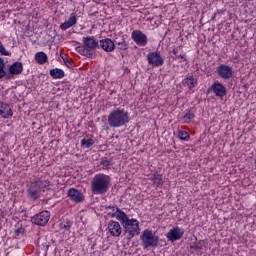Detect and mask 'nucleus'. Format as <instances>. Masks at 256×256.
<instances>
[{"label": "nucleus", "mask_w": 256, "mask_h": 256, "mask_svg": "<svg viewBox=\"0 0 256 256\" xmlns=\"http://www.w3.org/2000/svg\"><path fill=\"white\" fill-rule=\"evenodd\" d=\"M109 187H111V177L107 174H96L91 181V191L94 195H105Z\"/></svg>", "instance_id": "nucleus-1"}, {"label": "nucleus", "mask_w": 256, "mask_h": 256, "mask_svg": "<svg viewBox=\"0 0 256 256\" xmlns=\"http://www.w3.org/2000/svg\"><path fill=\"white\" fill-rule=\"evenodd\" d=\"M107 121L113 129L124 127L130 121L129 112L124 108H116L109 113Z\"/></svg>", "instance_id": "nucleus-2"}, {"label": "nucleus", "mask_w": 256, "mask_h": 256, "mask_svg": "<svg viewBox=\"0 0 256 256\" xmlns=\"http://www.w3.org/2000/svg\"><path fill=\"white\" fill-rule=\"evenodd\" d=\"M119 219V222L124 229V233L127 235L128 241H131L133 237L141 233V228H139V222L137 219H130L127 214H122Z\"/></svg>", "instance_id": "nucleus-3"}, {"label": "nucleus", "mask_w": 256, "mask_h": 256, "mask_svg": "<svg viewBox=\"0 0 256 256\" xmlns=\"http://www.w3.org/2000/svg\"><path fill=\"white\" fill-rule=\"evenodd\" d=\"M140 241L143 249L157 247L159 245V236L153 230L145 229L140 235Z\"/></svg>", "instance_id": "nucleus-4"}, {"label": "nucleus", "mask_w": 256, "mask_h": 256, "mask_svg": "<svg viewBox=\"0 0 256 256\" xmlns=\"http://www.w3.org/2000/svg\"><path fill=\"white\" fill-rule=\"evenodd\" d=\"M146 59L152 67H162L165 64V58H163L159 50L149 52Z\"/></svg>", "instance_id": "nucleus-5"}, {"label": "nucleus", "mask_w": 256, "mask_h": 256, "mask_svg": "<svg viewBox=\"0 0 256 256\" xmlns=\"http://www.w3.org/2000/svg\"><path fill=\"white\" fill-rule=\"evenodd\" d=\"M49 219H51V212L44 210L36 215H34L31 219L32 223L38 225L39 227H45L47 223H49Z\"/></svg>", "instance_id": "nucleus-6"}, {"label": "nucleus", "mask_w": 256, "mask_h": 256, "mask_svg": "<svg viewBox=\"0 0 256 256\" xmlns=\"http://www.w3.org/2000/svg\"><path fill=\"white\" fill-rule=\"evenodd\" d=\"M216 73L220 77V79H224L225 81H229L233 79V67L227 64H220L216 68Z\"/></svg>", "instance_id": "nucleus-7"}, {"label": "nucleus", "mask_w": 256, "mask_h": 256, "mask_svg": "<svg viewBox=\"0 0 256 256\" xmlns=\"http://www.w3.org/2000/svg\"><path fill=\"white\" fill-rule=\"evenodd\" d=\"M183 235H185V230L179 226H175L166 234V239L171 241V243H175V241L183 239Z\"/></svg>", "instance_id": "nucleus-8"}, {"label": "nucleus", "mask_w": 256, "mask_h": 256, "mask_svg": "<svg viewBox=\"0 0 256 256\" xmlns=\"http://www.w3.org/2000/svg\"><path fill=\"white\" fill-rule=\"evenodd\" d=\"M209 91H212L215 97H218L219 99H223V97L227 95V87L219 81H215L209 88Z\"/></svg>", "instance_id": "nucleus-9"}, {"label": "nucleus", "mask_w": 256, "mask_h": 256, "mask_svg": "<svg viewBox=\"0 0 256 256\" xmlns=\"http://www.w3.org/2000/svg\"><path fill=\"white\" fill-rule=\"evenodd\" d=\"M67 197H69L70 201L73 203H83L85 201V195H83V192L76 188H70L67 191Z\"/></svg>", "instance_id": "nucleus-10"}, {"label": "nucleus", "mask_w": 256, "mask_h": 256, "mask_svg": "<svg viewBox=\"0 0 256 256\" xmlns=\"http://www.w3.org/2000/svg\"><path fill=\"white\" fill-rule=\"evenodd\" d=\"M131 37L134 43L139 45V47H145V45H147V35H145V33H143L141 30H133Z\"/></svg>", "instance_id": "nucleus-11"}, {"label": "nucleus", "mask_w": 256, "mask_h": 256, "mask_svg": "<svg viewBox=\"0 0 256 256\" xmlns=\"http://www.w3.org/2000/svg\"><path fill=\"white\" fill-rule=\"evenodd\" d=\"M84 47H87L90 53H93L95 49H99V41L95 39V36H86L82 38Z\"/></svg>", "instance_id": "nucleus-12"}, {"label": "nucleus", "mask_w": 256, "mask_h": 256, "mask_svg": "<svg viewBox=\"0 0 256 256\" xmlns=\"http://www.w3.org/2000/svg\"><path fill=\"white\" fill-rule=\"evenodd\" d=\"M108 233H110L112 237H120L121 233H123L121 224H119L117 221L110 220L108 222Z\"/></svg>", "instance_id": "nucleus-13"}, {"label": "nucleus", "mask_w": 256, "mask_h": 256, "mask_svg": "<svg viewBox=\"0 0 256 256\" xmlns=\"http://www.w3.org/2000/svg\"><path fill=\"white\" fill-rule=\"evenodd\" d=\"M99 47H101V49L103 51H105V53H113V51H115V42L113 40H111V38H104L102 40H100L98 42Z\"/></svg>", "instance_id": "nucleus-14"}, {"label": "nucleus", "mask_w": 256, "mask_h": 256, "mask_svg": "<svg viewBox=\"0 0 256 256\" xmlns=\"http://www.w3.org/2000/svg\"><path fill=\"white\" fill-rule=\"evenodd\" d=\"M27 193H28V197L30 199H33L34 201H37V199L41 197V189L37 186V184H35L34 181L30 183Z\"/></svg>", "instance_id": "nucleus-15"}, {"label": "nucleus", "mask_w": 256, "mask_h": 256, "mask_svg": "<svg viewBox=\"0 0 256 256\" xmlns=\"http://www.w3.org/2000/svg\"><path fill=\"white\" fill-rule=\"evenodd\" d=\"M23 73V63L21 62H14L9 67V73H6L12 79L15 75H21Z\"/></svg>", "instance_id": "nucleus-16"}, {"label": "nucleus", "mask_w": 256, "mask_h": 256, "mask_svg": "<svg viewBox=\"0 0 256 256\" xmlns=\"http://www.w3.org/2000/svg\"><path fill=\"white\" fill-rule=\"evenodd\" d=\"M77 25V15L75 13H71L68 20L60 25V29L62 31H67V29H71V27Z\"/></svg>", "instance_id": "nucleus-17"}, {"label": "nucleus", "mask_w": 256, "mask_h": 256, "mask_svg": "<svg viewBox=\"0 0 256 256\" xmlns=\"http://www.w3.org/2000/svg\"><path fill=\"white\" fill-rule=\"evenodd\" d=\"M0 116L3 119H11V117H13V109H11V106L9 104H0Z\"/></svg>", "instance_id": "nucleus-18"}, {"label": "nucleus", "mask_w": 256, "mask_h": 256, "mask_svg": "<svg viewBox=\"0 0 256 256\" xmlns=\"http://www.w3.org/2000/svg\"><path fill=\"white\" fill-rule=\"evenodd\" d=\"M107 209H110L112 213H109L110 217L112 219H117V221H121L119 217H123V215H126L121 208H119L117 205L108 206Z\"/></svg>", "instance_id": "nucleus-19"}, {"label": "nucleus", "mask_w": 256, "mask_h": 256, "mask_svg": "<svg viewBox=\"0 0 256 256\" xmlns=\"http://www.w3.org/2000/svg\"><path fill=\"white\" fill-rule=\"evenodd\" d=\"M34 59H35L36 63H38V65H45V63H47L49 61V57L43 51L37 52L35 54Z\"/></svg>", "instance_id": "nucleus-20"}, {"label": "nucleus", "mask_w": 256, "mask_h": 256, "mask_svg": "<svg viewBox=\"0 0 256 256\" xmlns=\"http://www.w3.org/2000/svg\"><path fill=\"white\" fill-rule=\"evenodd\" d=\"M95 145V140L93 139V136L86 135L82 140H81V146L84 149H89L90 147H93Z\"/></svg>", "instance_id": "nucleus-21"}, {"label": "nucleus", "mask_w": 256, "mask_h": 256, "mask_svg": "<svg viewBox=\"0 0 256 256\" xmlns=\"http://www.w3.org/2000/svg\"><path fill=\"white\" fill-rule=\"evenodd\" d=\"M183 83L186 87H188V89H194V87H197V79H195V77L192 75H187Z\"/></svg>", "instance_id": "nucleus-22"}, {"label": "nucleus", "mask_w": 256, "mask_h": 256, "mask_svg": "<svg viewBox=\"0 0 256 256\" xmlns=\"http://www.w3.org/2000/svg\"><path fill=\"white\" fill-rule=\"evenodd\" d=\"M49 75L52 79H63V77H65V71H63V69L54 68L49 71Z\"/></svg>", "instance_id": "nucleus-23"}, {"label": "nucleus", "mask_w": 256, "mask_h": 256, "mask_svg": "<svg viewBox=\"0 0 256 256\" xmlns=\"http://www.w3.org/2000/svg\"><path fill=\"white\" fill-rule=\"evenodd\" d=\"M193 119H195V112H193V110H191V109H186L184 111L182 121H184V123L188 124L191 121H193Z\"/></svg>", "instance_id": "nucleus-24"}, {"label": "nucleus", "mask_w": 256, "mask_h": 256, "mask_svg": "<svg viewBox=\"0 0 256 256\" xmlns=\"http://www.w3.org/2000/svg\"><path fill=\"white\" fill-rule=\"evenodd\" d=\"M34 184H36L40 191L42 189H49L51 182H49V180L43 179V178H38L37 180L33 181Z\"/></svg>", "instance_id": "nucleus-25"}, {"label": "nucleus", "mask_w": 256, "mask_h": 256, "mask_svg": "<svg viewBox=\"0 0 256 256\" xmlns=\"http://www.w3.org/2000/svg\"><path fill=\"white\" fill-rule=\"evenodd\" d=\"M77 53H79L80 55H83L84 57H88V58H93L94 53H91V51L85 47V45L83 44V46H78L76 48Z\"/></svg>", "instance_id": "nucleus-26"}, {"label": "nucleus", "mask_w": 256, "mask_h": 256, "mask_svg": "<svg viewBox=\"0 0 256 256\" xmlns=\"http://www.w3.org/2000/svg\"><path fill=\"white\" fill-rule=\"evenodd\" d=\"M118 51H127L129 49V42L125 40V36L122 37L121 41L115 43Z\"/></svg>", "instance_id": "nucleus-27"}, {"label": "nucleus", "mask_w": 256, "mask_h": 256, "mask_svg": "<svg viewBox=\"0 0 256 256\" xmlns=\"http://www.w3.org/2000/svg\"><path fill=\"white\" fill-rule=\"evenodd\" d=\"M7 63H5V59L0 57V79H3V77H6V79H11V76L7 75V72L5 71V66Z\"/></svg>", "instance_id": "nucleus-28"}, {"label": "nucleus", "mask_w": 256, "mask_h": 256, "mask_svg": "<svg viewBox=\"0 0 256 256\" xmlns=\"http://www.w3.org/2000/svg\"><path fill=\"white\" fill-rule=\"evenodd\" d=\"M100 165L102 166V169L107 171L108 169H111V167H113V162L111 161V159L107 157H102L100 161Z\"/></svg>", "instance_id": "nucleus-29"}, {"label": "nucleus", "mask_w": 256, "mask_h": 256, "mask_svg": "<svg viewBox=\"0 0 256 256\" xmlns=\"http://www.w3.org/2000/svg\"><path fill=\"white\" fill-rule=\"evenodd\" d=\"M151 181L156 185V187H160V185H163V176L156 172L152 175Z\"/></svg>", "instance_id": "nucleus-30"}, {"label": "nucleus", "mask_w": 256, "mask_h": 256, "mask_svg": "<svg viewBox=\"0 0 256 256\" xmlns=\"http://www.w3.org/2000/svg\"><path fill=\"white\" fill-rule=\"evenodd\" d=\"M72 225H73V222H71V220L69 219H66L60 223V229H64V231H70Z\"/></svg>", "instance_id": "nucleus-31"}, {"label": "nucleus", "mask_w": 256, "mask_h": 256, "mask_svg": "<svg viewBox=\"0 0 256 256\" xmlns=\"http://www.w3.org/2000/svg\"><path fill=\"white\" fill-rule=\"evenodd\" d=\"M178 137H179L182 141H189V139H191V135H189V132L183 131V130H180V131L178 132Z\"/></svg>", "instance_id": "nucleus-32"}, {"label": "nucleus", "mask_w": 256, "mask_h": 256, "mask_svg": "<svg viewBox=\"0 0 256 256\" xmlns=\"http://www.w3.org/2000/svg\"><path fill=\"white\" fill-rule=\"evenodd\" d=\"M0 55H4L6 57H11V52H9L7 49H5V46H3V43L0 44Z\"/></svg>", "instance_id": "nucleus-33"}, {"label": "nucleus", "mask_w": 256, "mask_h": 256, "mask_svg": "<svg viewBox=\"0 0 256 256\" xmlns=\"http://www.w3.org/2000/svg\"><path fill=\"white\" fill-rule=\"evenodd\" d=\"M192 249H194V251L200 252V250H201V245H199V244H194V245L192 246Z\"/></svg>", "instance_id": "nucleus-34"}, {"label": "nucleus", "mask_w": 256, "mask_h": 256, "mask_svg": "<svg viewBox=\"0 0 256 256\" xmlns=\"http://www.w3.org/2000/svg\"><path fill=\"white\" fill-rule=\"evenodd\" d=\"M172 59L173 61H177L179 59H184V56L180 54V55L172 56Z\"/></svg>", "instance_id": "nucleus-35"}, {"label": "nucleus", "mask_w": 256, "mask_h": 256, "mask_svg": "<svg viewBox=\"0 0 256 256\" xmlns=\"http://www.w3.org/2000/svg\"><path fill=\"white\" fill-rule=\"evenodd\" d=\"M172 54L175 56L179 55V48H173L172 49Z\"/></svg>", "instance_id": "nucleus-36"}, {"label": "nucleus", "mask_w": 256, "mask_h": 256, "mask_svg": "<svg viewBox=\"0 0 256 256\" xmlns=\"http://www.w3.org/2000/svg\"><path fill=\"white\" fill-rule=\"evenodd\" d=\"M221 13H224V11L223 10H217V12L214 13V16L212 17V19H215V17H217V15H219Z\"/></svg>", "instance_id": "nucleus-37"}, {"label": "nucleus", "mask_w": 256, "mask_h": 256, "mask_svg": "<svg viewBox=\"0 0 256 256\" xmlns=\"http://www.w3.org/2000/svg\"><path fill=\"white\" fill-rule=\"evenodd\" d=\"M16 233H20V231H19V230H17V231H16Z\"/></svg>", "instance_id": "nucleus-38"}, {"label": "nucleus", "mask_w": 256, "mask_h": 256, "mask_svg": "<svg viewBox=\"0 0 256 256\" xmlns=\"http://www.w3.org/2000/svg\"><path fill=\"white\" fill-rule=\"evenodd\" d=\"M2 43H1V41H0V45H1Z\"/></svg>", "instance_id": "nucleus-39"}]
</instances>
